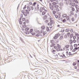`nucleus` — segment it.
I'll return each mask as SVG.
<instances>
[{"mask_svg": "<svg viewBox=\"0 0 79 79\" xmlns=\"http://www.w3.org/2000/svg\"><path fill=\"white\" fill-rule=\"evenodd\" d=\"M55 24V21L51 20L48 23V26H49V27L50 29H52L53 27V24Z\"/></svg>", "mask_w": 79, "mask_h": 79, "instance_id": "obj_1", "label": "nucleus"}, {"mask_svg": "<svg viewBox=\"0 0 79 79\" xmlns=\"http://www.w3.org/2000/svg\"><path fill=\"white\" fill-rule=\"evenodd\" d=\"M52 5H53L52 6V4L51 3H49V8L51 10H53V8H54V6H55L56 5V2H54L52 3Z\"/></svg>", "mask_w": 79, "mask_h": 79, "instance_id": "obj_2", "label": "nucleus"}, {"mask_svg": "<svg viewBox=\"0 0 79 79\" xmlns=\"http://www.w3.org/2000/svg\"><path fill=\"white\" fill-rule=\"evenodd\" d=\"M54 48L55 49H56L57 51V52H59V51H60V48H61V45H60L59 44H57V46H54Z\"/></svg>", "mask_w": 79, "mask_h": 79, "instance_id": "obj_3", "label": "nucleus"}, {"mask_svg": "<svg viewBox=\"0 0 79 79\" xmlns=\"http://www.w3.org/2000/svg\"><path fill=\"white\" fill-rule=\"evenodd\" d=\"M36 37H39V36H42V33H40V31L37 30L36 31V35H35Z\"/></svg>", "mask_w": 79, "mask_h": 79, "instance_id": "obj_4", "label": "nucleus"}, {"mask_svg": "<svg viewBox=\"0 0 79 79\" xmlns=\"http://www.w3.org/2000/svg\"><path fill=\"white\" fill-rule=\"evenodd\" d=\"M30 33H31L32 34V35H35V32H34L33 31V29H31L30 30Z\"/></svg>", "mask_w": 79, "mask_h": 79, "instance_id": "obj_5", "label": "nucleus"}, {"mask_svg": "<svg viewBox=\"0 0 79 79\" xmlns=\"http://www.w3.org/2000/svg\"><path fill=\"white\" fill-rule=\"evenodd\" d=\"M52 52L53 53H54V56L58 57V54H57L56 53V50H53L52 51Z\"/></svg>", "mask_w": 79, "mask_h": 79, "instance_id": "obj_6", "label": "nucleus"}, {"mask_svg": "<svg viewBox=\"0 0 79 79\" xmlns=\"http://www.w3.org/2000/svg\"><path fill=\"white\" fill-rule=\"evenodd\" d=\"M60 56L63 58H66V56L63 53H62V55H60Z\"/></svg>", "mask_w": 79, "mask_h": 79, "instance_id": "obj_7", "label": "nucleus"}, {"mask_svg": "<svg viewBox=\"0 0 79 79\" xmlns=\"http://www.w3.org/2000/svg\"><path fill=\"white\" fill-rule=\"evenodd\" d=\"M75 35H76V36H77V42H79V34H78V33H75Z\"/></svg>", "mask_w": 79, "mask_h": 79, "instance_id": "obj_8", "label": "nucleus"}, {"mask_svg": "<svg viewBox=\"0 0 79 79\" xmlns=\"http://www.w3.org/2000/svg\"><path fill=\"white\" fill-rule=\"evenodd\" d=\"M45 10V8L44 7H40V13H42V11H43V10H44V11Z\"/></svg>", "mask_w": 79, "mask_h": 79, "instance_id": "obj_9", "label": "nucleus"}, {"mask_svg": "<svg viewBox=\"0 0 79 79\" xmlns=\"http://www.w3.org/2000/svg\"><path fill=\"white\" fill-rule=\"evenodd\" d=\"M29 11H31V10H34V7L33 6H31L30 9L29 7L27 8Z\"/></svg>", "mask_w": 79, "mask_h": 79, "instance_id": "obj_10", "label": "nucleus"}, {"mask_svg": "<svg viewBox=\"0 0 79 79\" xmlns=\"http://www.w3.org/2000/svg\"><path fill=\"white\" fill-rule=\"evenodd\" d=\"M47 10H45L44 11H43L42 12V15H45L46 14V13H47Z\"/></svg>", "mask_w": 79, "mask_h": 79, "instance_id": "obj_11", "label": "nucleus"}, {"mask_svg": "<svg viewBox=\"0 0 79 79\" xmlns=\"http://www.w3.org/2000/svg\"><path fill=\"white\" fill-rule=\"evenodd\" d=\"M46 29L47 31H50L51 30V29H50V28H49V27H46Z\"/></svg>", "mask_w": 79, "mask_h": 79, "instance_id": "obj_12", "label": "nucleus"}, {"mask_svg": "<svg viewBox=\"0 0 79 79\" xmlns=\"http://www.w3.org/2000/svg\"><path fill=\"white\" fill-rule=\"evenodd\" d=\"M58 37V35H56L55 36L53 37L54 39H57Z\"/></svg>", "mask_w": 79, "mask_h": 79, "instance_id": "obj_13", "label": "nucleus"}, {"mask_svg": "<svg viewBox=\"0 0 79 79\" xmlns=\"http://www.w3.org/2000/svg\"><path fill=\"white\" fill-rule=\"evenodd\" d=\"M74 54H75V53H71V52H69V55L70 56H72V55H74Z\"/></svg>", "mask_w": 79, "mask_h": 79, "instance_id": "obj_14", "label": "nucleus"}, {"mask_svg": "<svg viewBox=\"0 0 79 79\" xmlns=\"http://www.w3.org/2000/svg\"><path fill=\"white\" fill-rule=\"evenodd\" d=\"M47 15H44L43 17V18L44 19H47Z\"/></svg>", "mask_w": 79, "mask_h": 79, "instance_id": "obj_15", "label": "nucleus"}, {"mask_svg": "<svg viewBox=\"0 0 79 79\" xmlns=\"http://www.w3.org/2000/svg\"><path fill=\"white\" fill-rule=\"evenodd\" d=\"M74 49H75V50L76 51L79 50V46H78L77 48H74Z\"/></svg>", "mask_w": 79, "mask_h": 79, "instance_id": "obj_16", "label": "nucleus"}, {"mask_svg": "<svg viewBox=\"0 0 79 79\" xmlns=\"http://www.w3.org/2000/svg\"><path fill=\"white\" fill-rule=\"evenodd\" d=\"M69 47V45H66L65 46V48H68Z\"/></svg>", "mask_w": 79, "mask_h": 79, "instance_id": "obj_17", "label": "nucleus"}, {"mask_svg": "<svg viewBox=\"0 0 79 79\" xmlns=\"http://www.w3.org/2000/svg\"><path fill=\"white\" fill-rule=\"evenodd\" d=\"M70 15L71 16L72 15H74V12L72 11H70Z\"/></svg>", "mask_w": 79, "mask_h": 79, "instance_id": "obj_18", "label": "nucleus"}, {"mask_svg": "<svg viewBox=\"0 0 79 79\" xmlns=\"http://www.w3.org/2000/svg\"><path fill=\"white\" fill-rule=\"evenodd\" d=\"M29 28L26 27L25 28V31H29Z\"/></svg>", "mask_w": 79, "mask_h": 79, "instance_id": "obj_19", "label": "nucleus"}, {"mask_svg": "<svg viewBox=\"0 0 79 79\" xmlns=\"http://www.w3.org/2000/svg\"><path fill=\"white\" fill-rule=\"evenodd\" d=\"M73 46H74V47H75V48H76L77 47H78L77 44H74Z\"/></svg>", "mask_w": 79, "mask_h": 79, "instance_id": "obj_20", "label": "nucleus"}, {"mask_svg": "<svg viewBox=\"0 0 79 79\" xmlns=\"http://www.w3.org/2000/svg\"><path fill=\"white\" fill-rule=\"evenodd\" d=\"M44 30L41 29V33H41V35H42V34H43V33H44Z\"/></svg>", "mask_w": 79, "mask_h": 79, "instance_id": "obj_21", "label": "nucleus"}, {"mask_svg": "<svg viewBox=\"0 0 79 79\" xmlns=\"http://www.w3.org/2000/svg\"><path fill=\"white\" fill-rule=\"evenodd\" d=\"M26 27H27V26L26 25H22V27H23V28H26Z\"/></svg>", "mask_w": 79, "mask_h": 79, "instance_id": "obj_22", "label": "nucleus"}, {"mask_svg": "<svg viewBox=\"0 0 79 79\" xmlns=\"http://www.w3.org/2000/svg\"><path fill=\"white\" fill-rule=\"evenodd\" d=\"M47 31H44L43 34V35H45V34H47Z\"/></svg>", "mask_w": 79, "mask_h": 79, "instance_id": "obj_23", "label": "nucleus"}, {"mask_svg": "<svg viewBox=\"0 0 79 79\" xmlns=\"http://www.w3.org/2000/svg\"><path fill=\"white\" fill-rule=\"evenodd\" d=\"M45 26H43L41 27V29H43V30L45 29Z\"/></svg>", "mask_w": 79, "mask_h": 79, "instance_id": "obj_24", "label": "nucleus"}, {"mask_svg": "<svg viewBox=\"0 0 79 79\" xmlns=\"http://www.w3.org/2000/svg\"><path fill=\"white\" fill-rule=\"evenodd\" d=\"M62 16L63 18H65L67 16V15L66 14H64Z\"/></svg>", "mask_w": 79, "mask_h": 79, "instance_id": "obj_25", "label": "nucleus"}, {"mask_svg": "<svg viewBox=\"0 0 79 79\" xmlns=\"http://www.w3.org/2000/svg\"><path fill=\"white\" fill-rule=\"evenodd\" d=\"M26 34L28 35V34H29V31H26Z\"/></svg>", "mask_w": 79, "mask_h": 79, "instance_id": "obj_26", "label": "nucleus"}, {"mask_svg": "<svg viewBox=\"0 0 79 79\" xmlns=\"http://www.w3.org/2000/svg\"><path fill=\"white\" fill-rule=\"evenodd\" d=\"M58 7H59V6L58 5H56L55 6V8L56 9L58 8Z\"/></svg>", "mask_w": 79, "mask_h": 79, "instance_id": "obj_27", "label": "nucleus"}, {"mask_svg": "<svg viewBox=\"0 0 79 79\" xmlns=\"http://www.w3.org/2000/svg\"><path fill=\"white\" fill-rule=\"evenodd\" d=\"M66 19L68 21V20H69V16H67L66 17Z\"/></svg>", "mask_w": 79, "mask_h": 79, "instance_id": "obj_28", "label": "nucleus"}, {"mask_svg": "<svg viewBox=\"0 0 79 79\" xmlns=\"http://www.w3.org/2000/svg\"><path fill=\"white\" fill-rule=\"evenodd\" d=\"M67 35L68 37H70V35H71V34H70V33L68 32L67 33Z\"/></svg>", "mask_w": 79, "mask_h": 79, "instance_id": "obj_29", "label": "nucleus"}, {"mask_svg": "<svg viewBox=\"0 0 79 79\" xmlns=\"http://www.w3.org/2000/svg\"><path fill=\"white\" fill-rule=\"evenodd\" d=\"M37 3V2H34L33 4H32V6H35V4H36Z\"/></svg>", "mask_w": 79, "mask_h": 79, "instance_id": "obj_30", "label": "nucleus"}, {"mask_svg": "<svg viewBox=\"0 0 79 79\" xmlns=\"http://www.w3.org/2000/svg\"><path fill=\"white\" fill-rule=\"evenodd\" d=\"M22 21H26V18H23L22 19Z\"/></svg>", "mask_w": 79, "mask_h": 79, "instance_id": "obj_31", "label": "nucleus"}, {"mask_svg": "<svg viewBox=\"0 0 79 79\" xmlns=\"http://www.w3.org/2000/svg\"><path fill=\"white\" fill-rule=\"evenodd\" d=\"M23 15H25V16H26L27 15V13H26V12H24L23 13Z\"/></svg>", "mask_w": 79, "mask_h": 79, "instance_id": "obj_32", "label": "nucleus"}, {"mask_svg": "<svg viewBox=\"0 0 79 79\" xmlns=\"http://www.w3.org/2000/svg\"><path fill=\"white\" fill-rule=\"evenodd\" d=\"M72 11H75V9H74V8L72 7Z\"/></svg>", "mask_w": 79, "mask_h": 79, "instance_id": "obj_33", "label": "nucleus"}, {"mask_svg": "<svg viewBox=\"0 0 79 79\" xmlns=\"http://www.w3.org/2000/svg\"><path fill=\"white\" fill-rule=\"evenodd\" d=\"M25 12L27 13V14H29V11H28V10H26Z\"/></svg>", "mask_w": 79, "mask_h": 79, "instance_id": "obj_34", "label": "nucleus"}, {"mask_svg": "<svg viewBox=\"0 0 79 79\" xmlns=\"http://www.w3.org/2000/svg\"><path fill=\"white\" fill-rule=\"evenodd\" d=\"M62 22H63V23H65V22H66V19H64L62 21Z\"/></svg>", "mask_w": 79, "mask_h": 79, "instance_id": "obj_35", "label": "nucleus"}, {"mask_svg": "<svg viewBox=\"0 0 79 79\" xmlns=\"http://www.w3.org/2000/svg\"><path fill=\"white\" fill-rule=\"evenodd\" d=\"M77 14H75V18H77Z\"/></svg>", "mask_w": 79, "mask_h": 79, "instance_id": "obj_36", "label": "nucleus"}, {"mask_svg": "<svg viewBox=\"0 0 79 79\" xmlns=\"http://www.w3.org/2000/svg\"><path fill=\"white\" fill-rule=\"evenodd\" d=\"M52 13L54 15H55V13H56V11H55V10H53L52 11Z\"/></svg>", "mask_w": 79, "mask_h": 79, "instance_id": "obj_37", "label": "nucleus"}, {"mask_svg": "<svg viewBox=\"0 0 79 79\" xmlns=\"http://www.w3.org/2000/svg\"><path fill=\"white\" fill-rule=\"evenodd\" d=\"M65 31H66V32H69V29H66L65 30Z\"/></svg>", "mask_w": 79, "mask_h": 79, "instance_id": "obj_38", "label": "nucleus"}, {"mask_svg": "<svg viewBox=\"0 0 79 79\" xmlns=\"http://www.w3.org/2000/svg\"><path fill=\"white\" fill-rule=\"evenodd\" d=\"M29 5H32V3L31 2H30L29 3Z\"/></svg>", "mask_w": 79, "mask_h": 79, "instance_id": "obj_39", "label": "nucleus"}, {"mask_svg": "<svg viewBox=\"0 0 79 79\" xmlns=\"http://www.w3.org/2000/svg\"><path fill=\"white\" fill-rule=\"evenodd\" d=\"M45 23H48V20H46L45 21Z\"/></svg>", "mask_w": 79, "mask_h": 79, "instance_id": "obj_40", "label": "nucleus"}, {"mask_svg": "<svg viewBox=\"0 0 79 79\" xmlns=\"http://www.w3.org/2000/svg\"><path fill=\"white\" fill-rule=\"evenodd\" d=\"M55 17L57 19L58 18V16L57 15H55Z\"/></svg>", "mask_w": 79, "mask_h": 79, "instance_id": "obj_41", "label": "nucleus"}, {"mask_svg": "<svg viewBox=\"0 0 79 79\" xmlns=\"http://www.w3.org/2000/svg\"><path fill=\"white\" fill-rule=\"evenodd\" d=\"M70 37L71 38H72V37H73V34H71V35H70Z\"/></svg>", "mask_w": 79, "mask_h": 79, "instance_id": "obj_42", "label": "nucleus"}, {"mask_svg": "<svg viewBox=\"0 0 79 79\" xmlns=\"http://www.w3.org/2000/svg\"><path fill=\"white\" fill-rule=\"evenodd\" d=\"M60 11V9L58 8L56 9V11Z\"/></svg>", "mask_w": 79, "mask_h": 79, "instance_id": "obj_43", "label": "nucleus"}, {"mask_svg": "<svg viewBox=\"0 0 79 79\" xmlns=\"http://www.w3.org/2000/svg\"><path fill=\"white\" fill-rule=\"evenodd\" d=\"M25 22L27 23H29V21H28V20H27L25 21Z\"/></svg>", "mask_w": 79, "mask_h": 79, "instance_id": "obj_44", "label": "nucleus"}, {"mask_svg": "<svg viewBox=\"0 0 79 79\" xmlns=\"http://www.w3.org/2000/svg\"><path fill=\"white\" fill-rule=\"evenodd\" d=\"M19 23L20 24H23V22L22 21L19 22Z\"/></svg>", "mask_w": 79, "mask_h": 79, "instance_id": "obj_45", "label": "nucleus"}, {"mask_svg": "<svg viewBox=\"0 0 79 79\" xmlns=\"http://www.w3.org/2000/svg\"><path fill=\"white\" fill-rule=\"evenodd\" d=\"M73 43H76V40H73Z\"/></svg>", "mask_w": 79, "mask_h": 79, "instance_id": "obj_46", "label": "nucleus"}, {"mask_svg": "<svg viewBox=\"0 0 79 79\" xmlns=\"http://www.w3.org/2000/svg\"><path fill=\"white\" fill-rule=\"evenodd\" d=\"M73 39H76V36H74L73 37Z\"/></svg>", "mask_w": 79, "mask_h": 79, "instance_id": "obj_47", "label": "nucleus"}, {"mask_svg": "<svg viewBox=\"0 0 79 79\" xmlns=\"http://www.w3.org/2000/svg\"><path fill=\"white\" fill-rule=\"evenodd\" d=\"M76 10H77V11L79 12V8L77 7L76 8Z\"/></svg>", "mask_w": 79, "mask_h": 79, "instance_id": "obj_48", "label": "nucleus"}, {"mask_svg": "<svg viewBox=\"0 0 79 79\" xmlns=\"http://www.w3.org/2000/svg\"><path fill=\"white\" fill-rule=\"evenodd\" d=\"M26 22H23V24H24V25H26Z\"/></svg>", "mask_w": 79, "mask_h": 79, "instance_id": "obj_49", "label": "nucleus"}, {"mask_svg": "<svg viewBox=\"0 0 79 79\" xmlns=\"http://www.w3.org/2000/svg\"><path fill=\"white\" fill-rule=\"evenodd\" d=\"M76 50H75V49H74L72 51L73 52H76Z\"/></svg>", "mask_w": 79, "mask_h": 79, "instance_id": "obj_50", "label": "nucleus"}, {"mask_svg": "<svg viewBox=\"0 0 79 79\" xmlns=\"http://www.w3.org/2000/svg\"><path fill=\"white\" fill-rule=\"evenodd\" d=\"M72 21H74V18H72Z\"/></svg>", "mask_w": 79, "mask_h": 79, "instance_id": "obj_51", "label": "nucleus"}, {"mask_svg": "<svg viewBox=\"0 0 79 79\" xmlns=\"http://www.w3.org/2000/svg\"><path fill=\"white\" fill-rule=\"evenodd\" d=\"M76 63L75 62H73V66H75V65H76Z\"/></svg>", "mask_w": 79, "mask_h": 79, "instance_id": "obj_52", "label": "nucleus"}, {"mask_svg": "<svg viewBox=\"0 0 79 79\" xmlns=\"http://www.w3.org/2000/svg\"><path fill=\"white\" fill-rule=\"evenodd\" d=\"M20 21H21V18H19V22H20Z\"/></svg>", "mask_w": 79, "mask_h": 79, "instance_id": "obj_53", "label": "nucleus"}, {"mask_svg": "<svg viewBox=\"0 0 79 79\" xmlns=\"http://www.w3.org/2000/svg\"><path fill=\"white\" fill-rule=\"evenodd\" d=\"M63 38V36H60V39H62Z\"/></svg>", "mask_w": 79, "mask_h": 79, "instance_id": "obj_54", "label": "nucleus"}, {"mask_svg": "<svg viewBox=\"0 0 79 79\" xmlns=\"http://www.w3.org/2000/svg\"><path fill=\"white\" fill-rule=\"evenodd\" d=\"M20 16H21V18H23V15L22 14H21Z\"/></svg>", "mask_w": 79, "mask_h": 79, "instance_id": "obj_55", "label": "nucleus"}, {"mask_svg": "<svg viewBox=\"0 0 79 79\" xmlns=\"http://www.w3.org/2000/svg\"><path fill=\"white\" fill-rule=\"evenodd\" d=\"M75 2L76 3H78V1H77V0L75 1Z\"/></svg>", "mask_w": 79, "mask_h": 79, "instance_id": "obj_56", "label": "nucleus"}, {"mask_svg": "<svg viewBox=\"0 0 79 79\" xmlns=\"http://www.w3.org/2000/svg\"><path fill=\"white\" fill-rule=\"evenodd\" d=\"M26 5H25L24 7H23V9H26Z\"/></svg>", "mask_w": 79, "mask_h": 79, "instance_id": "obj_57", "label": "nucleus"}, {"mask_svg": "<svg viewBox=\"0 0 79 79\" xmlns=\"http://www.w3.org/2000/svg\"><path fill=\"white\" fill-rule=\"evenodd\" d=\"M74 69H77V67H76V66H74Z\"/></svg>", "mask_w": 79, "mask_h": 79, "instance_id": "obj_58", "label": "nucleus"}, {"mask_svg": "<svg viewBox=\"0 0 79 79\" xmlns=\"http://www.w3.org/2000/svg\"><path fill=\"white\" fill-rule=\"evenodd\" d=\"M50 1H51V2H54V0H50Z\"/></svg>", "mask_w": 79, "mask_h": 79, "instance_id": "obj_59", "label": "nucleus"}, {"mask_svg": "<svg viewBox=\"0 0 79 79\" xmlns=\"http://www.w3.org/2000/svg\"><path fill=\"white\" fill-rule=\"evenodd\" d=\"M70 32H73V29H71V30H70Z\"/></svg>", "mask_w": 79, "mask_h": 79, "instance_id": "obj_60", "label": "nucleus"}, {"mask_svg": "<svg viewBox=\"0 0 79 79\" xmlns=\"http://www.w3.org/2000/svg\"><path fill=\"white\" fill-rule=\"evenodd\" d=\"M39 10V7L37 6V10Z\"/></svg>", "mask_w": 79, "mask_h": 79, "instance_id": "obj_61", "label": "nucleus"}, {"mask_svg": "<svg viewBox=\"0 0 79 79\" xmlns=\"http://www.w3.org/2000/svg\"><path fill=\"white\" fill-rule=\"evenodd\" d=\"M54 2H58V0H54Z\"/></svg>", "mask_w": 79, "mask_h": 79, "instance_id": "obj_62", "label": "nucleus"}, {"mask_svg": "<svg viewBox=\"0 0 79 79\" xmlns=\"http://www.w3.org/2000/svg\"><path fill=\"white\" fill-rule=\"evenodd\" d=\"M77 62L78 63H79V60H77Z\"/></svg>", "mask_w": 79, "mask_h": 79, "instance_id": "obj_63", "label": "nucleus"}, {"mask_svg": "<svg viewBox=\"0 0 79 79\" xmlns=\"http://www.w3.org/2000/svg\"><path fill=\"white\" fill-rule=\"evenodd\" d=\"M60 26L59 25H57V27H60Z\"/></svg>", "mask_w": 79, "mask_h": 79, "instance_id": "obj_64", "label": "nucleus"}]
</instances>
